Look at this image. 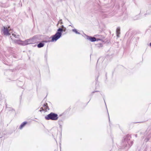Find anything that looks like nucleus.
I'll return each instance as SVG.
<instances>
[{
	"instance_id": "obj_13",
	"label": "nucleus",
	"mask_w": 151,
	"mask_h": 151,
	"mask_svg": "<svg viewBox=\"0 0 151 151\" xmlns=\"http://www.w3.org/2000/svg\"><path fill=\"white\" fill-rule=\"evenodd\" d=\"M130 137L129 136H127L126 138L125 139H124V141H126L127 140V139L128 140H129L130 139Z\"/></svg>"
},
{
	"instance_id": "obj_4",
	"label": "nucleus",
	"mask_w": 151,
	"mask_h": 151,
	"mask_svg": "<svg viewBox=\"0 0 151 151\" xmlns=\"http://www.w3.org/2000/svg\"><path fill=\"white\" fill-rule=\"evenodd\" d=\"M40 109H41L40 110V111H47V110H49L48 107L47 106V103L43 105V106Z\"/></svg>"
},
{
	"instance_id": "obj_17",
	"label": "nucleus",
	"mask_w": 151,
	"mask_h": 151,
	"mask_svg": "<svg viewBox=\"0 0 151 151\" xmlns=\"http://www.w3.org/2000/svg\"><path fill=\"white\" fill-rule=\"evenodd\" d=\"M94 92V91H93L92 92V93H94V92Z\"/></svg>"
},
{
	"instance_id": "obj_6",
	"label": "nucleus",
	"mask_w": 151,
	"mask_h": 151,
	"mask_svg": "<svg viewBox=\"0 0 151 151\" xmlns=\"http://www.w3.org/2000/svg\"><path fill=\"white\" fill-rule=\"evenodd\" d=\"M87 39L90 40L91 42H94L96 41V39L94 37H92L88 36H87Z\"/></svg>"
},
{
	"instance_id": "obj_12",
	"label": "nucleus",
	"mask_w": 151,
	"mask_h": 151,
	"mask_svg": "<svg viewBox=\"0 0 151 151\" xmlns=\"http://www.w3.org/2000/svg\"><path fill=\"white\" fill-rule=\"evenodd\" d=\"M12 35L15 38H18L19 37V35H15L14 34H12Z\"/></svg>"
},
{
	"instance_id": "obj_15",
	"label": "nucleus",
	"mask_w": 151,
	"mask_h": 151,
	"mask_svg": "<svg viewBox=\"0 0 151 151\" xmlns=\"http://www.w3.org/2000/svg\"><path fill=\"white\" fill-rule=\"evenodd\" d=\"M65 27L63 25H62L61 26V28H65Z\"/></svg>"
},
{
	"instance_id": "obj_10",
	"label": "nucleus",
	"mask_w": 151,
	"mask_h": 151,
	"mask_svg": "<svg viewBox=\"0 0 151 151\" xmlns=\"http://www.w3.org/2000/svg\"><path fill=\"white\" fill-rule=\"evenodd\" d=\"M44 44L42 43H40L37 45V47L39 48H40L43 47L44 46Z\"/></svg>"
},
{
	"instance_id": "obj_14",
	"label": "nucleus",
	"mask_w": 151,
	"mask_h": 151,
	"mask_svg": "<svg viewBox=\"0 0 151 151\" xmlns=\"http://www.w3.org/2000/svg\"><path fill=\"white\" fill-rule=\"evenodd\" d=\"M60 23L61 24H63V22H62V20L60 19L58 22V23Z\"/></svg>"
},
{
	"instance_id": "obj_7",
	"label": "nucleus",
	"mask_w": 151,
	"mask_h": 151,
	"mask_svg": "<svg viewBox=\"0 0 151 151\" xmlns=\"http://www.w3.org/2000/svg\"><path fill=\"white\" fill-rule=\"evenodd\" d=\"M31 43L30 42V40H27L24 41H23L22 45H25L28 44H30Z\"/></svg>"
},
{
	"instance_id": "obj_5",
	"label": "nucleus",
	"mask_w": 151,
	"mask_h": 151,
	"mask_svg": "<svg viewBox=\"0 0 151 151\" xmlns=\"http://www.w3.org/2000/svg\"><path fill=\"white\" fill-rule=\"evenodd\" d=\"M11 39L13 40L14 43L22 45V43H23V41H22L20 40H17L16 39H14L11 36Z\"/></svg>"
},
{
	"instance_id": "obj_1",
	"label": "nucleus",
	"mask_w": 151,
	"mask_h": 151,
	"mask_svg": "<svg viewBox=\"0 0 151 151\" xmlns=\"http://www.w3.org/2000/svg\"><path fill=\"white\" fill-rule=\"evenodd\" d=\"M66 28L65 27L64 28H59L57 30V32L52 37L51 42H53L56 41L61 36L62 32L63 31L65 32Z\"/></svg>"
},
{
	"instance_id": "obj_9",
	"label": "nucleus",
	"mask_w": 151,
	"mask_h": 151,
	"mask_svg": "<svg viewBox=\"0 0 151 151\" xmlns=\"http://www.w3.org/2000/svg\"><path fill=\"white\" fill-rule=\"evenodd\" d=\"M27 123V122H23L20 125V126L19 128L20 129H21Z\"/></svg>"
},
{
	"instance_id": "obj_18",
	"label": "nucleus",
	"mask_w": 151,
	"mask_h": 151,
	"mask_svg": "<svg viewBox=\"0 0 151 151\" xmlns=\"http://www.w3.org/2000/svg\"><path fill=\"white\" fill-rule=\"evenodd\" d=\"M96 92H98V91H95Z\"/></svg>"
},
{
	"instance_id": "obj_8",
	"label": "nucleus",
	"mask_w": 151,
	"mask_h": 151,
	"mask_svg": "<svg viewBox=\"0 0 151 151\" xmlns=\"http://www.w3.org/2000/svg\"><path fill=\"white\" fill-rule=\"evenodd\" d=\"M120 34V28L119 27H118L116 30V36L118 37H119V35Z\"/></svg>"
},
{
	"instance_id": "obj_16",
	"label": "nucleus",
	"mask_w": 151,
	"mask_h": 151,
	"mask_svg": "<svg viewBox=\"0 0 151 151\" xmlns=\"http://www.w3.org/2000/svg\"><path fill=\"white\" fill-rule=\"evenodd\" d=\"M150 45L151 47V42L150 43Z\"/></svg>"
},
{
	"instance_id": "obj_3",
	"label": "nucleus",
	"mask_w": 151,
	"mask_h": 151,
	"mask_svg": "<svg viewBox=\"0 0 151 151\" xmlns=\"http://www.w3.org/2000/svg\"><path fill=\"white\" fill-rule=\"evenodd\" d=\"M2 31L5 35H10V31L7 27H4L3 29H2Z\"/></svg>"
},
{
	"instance_id": "obj_11",
	"label": "nucleus",
	"mask_w": 151,
	"mask_h": 151,
	"mask_svg": "<svg viewBox=\"0 0 151 151\" xmlns=\"http://www.w3.org/2000/svg\"><path fill=\"white\" fill-rule=\"evenodd\" d=\"M72 31L73 32H75L76 34H80V33L79 32H78L77 29H73L72 30Z\"/></svg>"
},
{
	"instance_id": "obj_2",
	"label": "nucleus",
	"mask_w": 151,
	"mask_h": 151,
	"mask_svg": "<svg viewBox=\"0 0 151 151\" xmlns=\"http://www.w3.org/2000/svg\"><path fill=\"white\" fill-rule=\"evenodd\" d=\"M58 118V114L52 112L51 113L45 116V119L47 120H57Z\"/></svg>"
}]
</instances>
